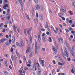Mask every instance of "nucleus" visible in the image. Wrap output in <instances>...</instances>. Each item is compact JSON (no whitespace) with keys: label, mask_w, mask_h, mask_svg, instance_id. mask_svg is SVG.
I'll list each match as a JSON object with an SVG mask.
<instances>
[{"label":"nucleus","mask_w":75,"mask_h":75,"mask_svg":"<svg viewBox=\"0 0 75 75\" xmlns=\"http://www.w3.org/2000/svg\"><path fill=\"white\" fill-rule=\"evenodd\" d=\"M15 41V39L14 38V36H13L12 38V42L13 43Z\"/></svg>","instance_id":"12"},{"label":"nucleus","mask_w":75,"mask_h":75,"mask_svg":"<svg viewBox=\"0 0 75 75\" xmlns=\"http://www.w3.org/2000/svg\"><path fill=\"white\" fill-rule=\"evenodd\" d=\"M71 33L72 34H74V33H75V31H71Z\"/></svg>","instance_id":"54"},{"label":"nucleus","mask_w":75,"mask_h":75,"mask_svg":"<svg viewBox=\"0 0 75 75\" xmlns=\"http://www.w3.org/2000/svg\"><path fill=\"white\" fill-rule=\"evenodd\" d=\"M53 62L54 65H55L56 64V62H55V60H53Z\"/></svg>","instance_id":"43"},{"label":"nucleus","mask_w":75,"mask_h":75,"mask_svg":"<svg viewBox=\"0 0 75 75\" xmlns=\"http://www.w3.org/2000/svg\"><path fill=\"white\" fill-rule=\"evenodd\" d=\"M58 64L59 65H61V66H63V65H64V64H62L61 63L59 62H58Z\"/></svg>","instance_id":"20"},{"label":"nucleus","mask_w":75,"mask_h":75,"mask_svg":"<svg viewBox=\"0 0 75 75\" xmlns=\"http://www.w3.org/2000/svg\"><path fill=\"white\" fill-rule=\"evenodd\" d=\"M61 52L63 57H64V59H65V60H67V59H66V57H65V55L66 56V57H68V54L67 52L66 51H65L64 53V52H63V50H62Z\"/></svg>","instance_id":"1"},{"label":"nucleus","mask_w":75,"mask_h":75,"mask_svg":"<svg viewBox=\"0 0 75 75\" xmlns=\"http://www.w3.org/2000/svg\"><path fill=\"white\" fill-rule=\"evenodd\" d=\"M51 28H52V30H54V27H53L52 25H51Z\"/></svg>","instance_id":"59"},{"label":"nucleus","mask_w":75,"mask_h":75,"mask_svg":"<svg viewBox=\"0 0 75 75\" xmlns=\"http://www.w3.org/2000/svg\"><path fill=\"white\" fill-rule=\"evenodd\" d=\"M65 30H66V33H68L69 32V30L68 29H66Z\"/></svg>","instance_id":"48"},{"label":"nucleus","mask_w":75,"mask_h":75,"mask_svg":"<svg viewBox=\"0 0 75 75\" xmlns=\"http://www.w3.org/2000/svg\"><path fill=\"white\" fill-rule=\"evenodd\" d=\"M40 10H41V11H43L44 10V8H43V7H42V6L41 7H40Z\"/></svg>","instance_id":"27"},{"label":"nucleus","mask_w":75,"mask_h":75,"mask_svg":"<svg viewBox=\"0 0 75 75\" xmlns=\"http://www.w3.org/2000/svg\"><path fill=\"white\" fill-rule=\"evenodd\" d=\"M67 60H68V61H71V58H70V57H69V58H68Z\"/></svg>","instance_id":"46"},{"label":"nucleus","mask_w":75,"mask_h":75,"mask_svg":"<svg viewBox=\"0 0 75 75\" xmlns=\"http://www.w3.org/2000/svg\"><path fill=\"white\" fill-rule=\"evenodd\" d=\"M58 16H64V13H59L58 14Z\"/></svg>","instance_id":"18"},{"label":"nucleus","mask_w":75,"mask_h":75,"mask_svg":"<svg viewBox=\"0 0 75 75\" xmlns=\"http://www.w3.org/2000/svg\"><path fill=\"white\" fill-rule=\"evenodd\" d=\"M61 11H63L64 13H65L66 12V9H65V8H64L63 6L62 7V10H60Z\"/></svg>","instance_id":"5"},{"label":"nucleus","mask_w":75,"mask_h":75,"mask_svg":"<svg viewBox=\"0 0 75 75\" xmlns=\"http://www.w3.org/2000/svg\"><path fill=\"white\" fill-rule=\"evenodd\" d=\"M28 61L29 64H31V60H28Z\"/></svg>","instance_id":"37"},{"label":"nucleus","mask_w":75,"mask_h":75,"mask_svg":"<svg viewBox=\"0 0 75 75\" xmlns=\"http://www.w3.org/2000/svg\"><path fill=\"white\" fill-rule=\"evenodd\" d=\"M4 74H5V75H7L8 74V72L6 71H4Z\"/></svg>","instance_id":"23"},{"label":"nucleus","mask_w":75,"mask_h":75,"mask_svg":"<svg viewBox=\"0 0 75 75\" xmlns=\"http://www.w3.org/2000/svg\"><path fill=\"white\" fill-rule=\"evenodd\" d=\"M45 28H48V25H45Z\"/></svg>","instance_id":"56"},{"label":"nucleus","mask_w":75,"mask_h":75,"mask_svg":"<svg viewBox=\"0 0 75 75\" xmlns=\"http://www.w3.org/2000/svg\"><path fill=\"white\" fill-rule=\"evenodd\" d=\"M23 59L24 60V61H26V59L25 58V57H23Z\"/></svg>","instance_id":"38"},{"label":"nucleus","mask_w":75,"mask_h":75,"mask_svg":"<svg viewBox=\"0 0 75 75\" xmlns=\"http://www.w3.org/2000/svg\"><path fill=\"white\" fill-rule=\"evenodd\" d=\"M38 39L41 40V37L40 36V35H39L38 36Z\"/></svg>","instance_id":"35"},{"label":"nucleus","mask_w":75,"mask_h":75,"mask_svg":"<svg viewBox=\"0 0 75 75\" xmlns=\"http://www.w3.org/2000/svg\"><path fill=\"white\" fill-rule=\"evenodd\" d=\"M61 62H64V61L63 60V59H60Z\"/></svg>","instance_id":"52"},{"label":"nucleus","mask_w":75,"mask_h":75,"mask_svg":"<svg viewBox=\"0 0 75 75\" xmlns=\"http://www.w3.org/2000/svg\"><path fill=\"white\" fill-rule=\"evenodd\" d=\"M9 68L10 69H12V67H11V65L9 66Z\"/></svg>","instance_id":"58"},{"label":"nucleus","mask_w":75,"mask_h":75,"mask_svg":"<svg viewBox=\"0 0 75 75\" xmlns=\"http://www.w3.org/2000/svg\"><path fill=\"white\" fill-rule=\"evenodd\" d=\"M19 3H20L21 6L23 7V2H22V0H19Z\"/></svg>","instance_id":"14"},{"label":"nucleus","mask_w":75,"mask_h":75,"mask_svg":"<svg viewBox=\"0 0 75 75\" xmlns=\"http://www.w3.org/2000/svg\"><path fill=\"white\" fill-rule=\"evenodd\" d=\"M7 40V39L5 38H2L1 39L0 42L1 43H3L4 42V41H6Z\"/></svg>","instance_id":"7"},{"label":"nucleus","mask_w":75,"mask_h":75,"mask_svg":"<svg viewBox=\"0 0 75 75\" xmlns=\"http://www.w3.org/2000/svg\"><path fill=\"white\" fill-rule=\"evenodd\" d=\"M3 33H0V37H3Z\"/></svg>","instance_id":"49"},{"label":"nucleus","mask_w":75,"mask_h":75,"mask_svg":"<svg viewBox=\"0 0 75 75\" xmlns=\"http://www.w3.org/2000/svg\"><path fill=\"white\" fill-rule=\"evenodd\" d=\"M42 51H43V52H44V51H45V48H43L42 49Z\"/></svg>","instance_id":"53"},{"label":"nucleus","mask_w":75,"mask_h":75,"mask_svg":"<svg viewBox=\"0 0 75 75\" xmlns=\"http://www.w3.org/2000/svg\"><path fill=\"white\" fill-rule=\"evenodd\" d=\"M4 1L5 2L4 4L7 3V2H8V1H7V0H4Z\"/></svg>","instance_id":"36"},{"label":"nucleus","mask_w":75,"mask_h":75,"mask_svg":"<svg viewBox=\"0 0 75 75\" xmlns=\"http://www.w3.org/2000/svg\"><path fill=\"white\" fill-rule=\"evenodd\" d=\"M69 30V31H72V30H73V29H72V28L69 27L68 28Z\"/></svg>","instance_id":"24"},{"label":"nucleus","mask_w":75,"mask_h":75,"mask_svg":"<svg viewBox=\"0 0 75 75\" xmlns=\"http://www.w3.org/2000/svg\"><path fill=\"white\" fill-rule=\"evenodd\" d=\"M19 71L21 74V73H22V70H20Z\"/></svg>","instance_id":"51"},{"label":"nucleus","mask_w":75,"mask_h":75,"mask_svg":"<svg viewBox=\"0 0 75 75\" xmlns=\"http://www.w3.org/2000/svg\"><path fill=\"white\" fill-rule=\"evenodd\" d=\"M37 64L38 65V69H40V64H39V63H37Z\"/></svg>","instance_id":"47"},{"label":"nucleus","mask_w":75,"mask_h":75,"mask_svg":"<svg viewBox=\"0 0 75 75\" xmlns=\"http://www.w3.org/2000/svg\"><path fill=\"white\" fill-rule=\"evenodd\" d=\"M35 55L37 54V50H38V48H37V41L36 40H35Z\"/></svg>","instance_id":"2"},{"label":"nucleus","mask_w":75,"mask_h":75,"mask_svg":"<svg viewBox=\"0 0 75 75\" xmlns=\"http://www.w3.org/2000/svg\"><path fill=\"white\" fill-rule=\"evenodd\" d=\"M46 34H47V35H50V33H49V32H47L46 33Z\"/></svg>","instance_id":"62"},{"label":"nucleus","mask_w":75,"mask_h":75,"mask_svg":"<svg viewBox=\"0 0 75 75\" xmlns=\"http://www.w3.org/2000/svg\"><path fill=\"white\" fill-rule=\"evenodd\" d=\"M34 11H32V16H34Z\"/></svg>","instance_id":"64"},{"label":"nucleus","mask_w":75,"mask_h":75,"mask_svg":"<svg viewBox=\"0 0 75 75\" xmlns=\"http://www.w3.org/2000/svg\"><path fill=\"white\" fill-rule=\"evenodd\" d=\"M72 27H75V25L73 24L71 25Z\"/></svg>","instance_id":"61"},{"label":"nucleus","mask_w":75,"mask_h":75,"mask_svg":"<svg viewBox=\"0 0 75 75\" xmlns=\"http://www.w3.org/2000/svg\"><path fill=\"white\" fill-rule=\"evenodd\" d=\"M37 74L38 75H40L41 74V69H38Z\"/></svg>","instance_id":"9"},{"label":"nucleus","mask_w":75,"mask_h":75,"mask_svg":"<svg viewBox=\"0 0 75 75\" xmlns=\"http://www.w3.org/2000/svg\"><path fill=\"white\" fill-rule=\"evenodd\" d=\"M41 31H45V30L44 28H42L41 29Z\"/></svg>","instance_id":"34"},{"label":"nucleus","mask_w":75,"mask_h":75,"mask_svg":"<svg viewBox=\"0 0 75 75\" xmlns=\"http://www.w3.org/2000/svg\"><path fill=\"white\" fill-rule=\"evenodd\" d=\"M23 75H25V71H23Z\"/></svg>","instance_id":"55"},{"label":"nucleus","mask_w":75,"mask_h":75,"mask_svg":"<svg viewBox=\"0 0 75 75\" xmlns=\"http://www.w3.org/2000/svg\"><path fill=\"white\" fill-rule=\"evenodd\" d=\"M42 39L43 42H46V40H47V38H46V37H42Z\"/></svg>","instance_id":"6"},{"label":"nucleus","mask_w":75,"mask_h":75,"mask_svg":"<svg viewBox=\"0 0 75 75\" xmlns=\"http://www.w3.org/2000/svg\"><path fill=\"white\" fill-rule=\"evenodd\" d=\"M8 4H5L4 6H3V8L5 9V10H7V8H6V7H8Z\"/></svg>","instance_id":"8"},{"label":"nucleus","mask_w":75,"mask_h":75,"mask_svg":"<svg viewBox=\"0 0 75 75\" xmlns=\"http://www.w3.org/2000/svg\"><path fill=\"white\" fill-rule=\"evenodd\" d=\"M44 61L43 60H42L41 61H40V62L41 63V64H42V67H44V66L45 64H44Z\"/></svg>","instance_id":"13"},{"label":"nucleus","mask_w":75,"mask_h":75,"mask_svg":"<svg viewBox=\"0 0 75 75\" xmlns=\"http://www.w3.org/2000/svg\"><path fill=\"white\" fill-rule=\"evenodd\" d=\"M26 16L27 18H28V20H29V21H30V18H29V16H28V15H27V14H26Z\"/></svg>","instance_id":"21"},{"label":"nucleus","mask_w":75,"mask_h":75,"mask_svg":"<svg viewBox=\"0 0 75 75\" xmlns=\"http://www.w3.org/2000/svg\"><path fill=\"white\" fill-rule=\"evenodd\" d=\"M15 26H16V25H14L13 26V28H14V30L15 31V32H16V28H15Z\"/></svg>","instance_id":"30"},{"label":"nucleus","mask_w":75,"mask_h":75,"mask_svg":"<svg viewBox=\"0 0 75 75\" xmlns=\"http://www.w3.org/2000/svg\"><path fill=\"white\" fill-rule=\"evenodd\" d=\"M69 23H70V24H72V21L71 20H69Z\"/></svg>","instance_id":"33"},{"label":"nucleus","mask_w":75,"mask_h":75,"mask_svg":"<svg viewBox=\"0 0 75 75\" xmlns=\"http://www.w3.org/2000/svg\"><path fill=\"white\" fill-rule=\"evenodd\" d=\"M59 42H61V43H63V39L61 38L59 41Z\"/></svg>","instance_id":"15"},{"label":"nucleus","mask_w":75,"mask_h":75,"mask_svg":"<svg viewBox=\"0 0 75 75\" xmlns=\"http://www.w3.org/2000/svg\"><path fill=\"white\" fill-rule=\"evenodd\" d=\"M65 44H66L67 46V47H69V44H68V43L67 42V41H65Z\"/></svg>","instance_id":"22"},{"label":"nucleus","mask_w":75,"mask_h":75,"mask_svg":"<svg viewBox=\"0 0 75 75\" xmlns=\"http://www.w3.org/2000/svg\"><path fill=\"white\" fill-rule=\"evenodd\" d=\"M24 33L25 35H26V36H27V34L26 33V32H27V31L25 29H24Z\"/></svg>","instance_id":"19"},{"label":"nucleus","mask_w":75,"mask_h":75,"mask_svg":"<svg viewBox=\"0 0 75 75\" xmlns=\"http://www.w3.org/2000/svg\"><path fill=\"white\" fill-rule=\"evenodd\" d=\"M40 19L41 20H43V16H40Z\"/></svg>","instance_id":"25"},{"label":"nucleus","mask_w":75,"mask_h":75,"mask_svg":"<svg viewBox=\"0 0 75 75\" xmlns=\"http://www.w3.org/2000/svg\"><path fill=\"white\" fill-rule=\"evenodd\" d=\"M27 67H31V65L29 64H28L27 65Z\"/></svg>","instance_id":"50"},{"label":"nucleus","mask_w":75,"mask_h":75,"mask_svg":"<svg viewBox=\"0 0 75 75\" xmlns=\"http://www.w3.org/2000/svg\"><path fill=\"white\" fill-rule=\"evenodd\" d=\"M53 51L54 52L53 54H54V55H55L56 54H57V50L56 49H55V47H54L53 46Z\"/></svg>","instance_id":"4"},{"label":"nucleus","mask_w":75,"mask_h":75,"mask_svg":"<svg viewBox=\"0 0 75 75\" xmlns=\"http://www.w3.org/2000/svg\"><path fill=\"white\" fill-rule=\"evenodd\" d=\"M20 44L21 45V47H22L23 46V45H24V44H23V41L21 42Z\"/></svg>","instance_id":"29"},{"label":"nucleus","mask_w":75,"mask_h":75,"mask_svg":"<svg viewBox=\"0 0 75 75\" xmlns=\"http://www.w3.org/2000/svg\"><path fill=\"white\" fill-rule=\"evenodd\" d=\"M47 30L48 31L50 32V28H49L48 27L47 28Z\"/></svg>","instance_id":"63"},{"label":"nucleus","mask_w":75,"mask_h":75,"mask_svg":"<svg viewBox=\"0 0 75 75\" xmlns=\"http://www.w3.org/2000/svg\"><path fill=\"white\" fill-rule=\"evenodd\" d=\"M39 8H40V6L38 5H36L35 7V10H38Z\"/></svg>","instance_id":"11"},{"label":"nucleus","mask_w":75,"mask_h":75,"mask_svg":"<svg viewBox=\"0 0 75 75\" xmlns=\"http://www.w3.org/2000/svg\"><path fill=\"white\" fill-rule=\"evenodd\" d=\"M6 45H9L10 44L8 42H7L6 43Z\"/></svg>","instance_id":"26"},{"label":"nucleus","mask_w":75,"mask_h":75,"mask_svg":"<svg viewBox=\"0 0 75 75\" xmlns=\"http://www.w3.org/2000/svg\"><path fill=\"white\" fill-rule=\"evenodd\" d=\"M62 19L63 20H64V21H65V18L62 17Z\"/></svg>","instance_id":"45"},{"label":"nucleus","mask_w":75,"mask_h":75,"mask_svg":"<svg viewBox=\"0 0 75 75\" xmlns=\"http://www.w3.org/2000/svg\"><path fill=\"white\" fill-rule=\"evenodd\" d=\"M36 3H38V0H34Z\"/></svg>","instance_id":"40"},{"label":"nucleus","mask_w":75,"mask_h":75,"mask_svg":"<svg viewBox=\"0 0 75 75\" xmlns=\"http://www.w3.org/2000/svg\"><path fill=\"white\" fill-rule=\"evenodd\" d=\"M32 30V28H30L27 31V33L28 34H29V35L30 34V32Z\"/></svg>","instance_id":"10"},{"label":"nucleus","mask_w":75,"mask_h":75,"mask_svg":"<svg viewBox=\"0 0 75 75\" xmlns=\"http://www.w3.org/2000/svg\"><path fill=\"white\" fill-rule=\"evenodd\" d=\"M36 15L37 17H38V13H36Z\"/></svg>","instance_id":"57"},{"label":"nucleus","mask_w":75,"mask_h":75,"mask_svg":"<svg viewBox=\"0 0 75 75\" xmlns=\"http://www.w3.org/2000/svg\"><path fill=\"white\" fill-rule=\"evenodd\" d=\"M72 5L73 6H75V2H74L72 3Z\"/></svg>","instance_id":"32"},{"label":"nucleus","mask_w":75,"mask_h":75,"mask_svg":"<svg viewBox=\"0 0 75 75\" xmlns=\"http://www.w3.org/2000/svg\"><path fill=\"white\" fill-rule=\"evenodd\" d=\"M45 34L43 33L42 35V37H45Z\"/></svg>","instance_id":"44"},{"label":"nucleus","mask_w":75,"mask_h":75,"mask_svg":"<svg viewBox=\"0 0 75 75\" xmlns=\"http://www.w3.org/2000/svg\"><path fill=\"white\" fill-rule=\"evenodd\" d=\"M49 42H52V40L51 39V38H49Z\"/></svg>","instance_id":"28"},{"label":"nucleus","mask_w":75,"mask_h":75,"mask_svg":"<svg viewBox=\"0 0 75 75\" xmlns=\"http://www.w3.org/2000/svg\"><path fill=\"white\" fill-rule=\"evenodd\" d=\"M69 50H70V53L71 54L72 56L73 57H75V55H74V52H73V51H72V50H71L72 49H71V48H69Z\"/></svg>","instance_id":"3"},{"label":"nucleus","mask_w":75,"mask_h":75,"mask_svg":"<svg viewBox=\"0 0 75 75\" xmlns=\"http://www.w3.org/2000/svg\"><path fill=\"white\" fill-rule=\"evenodd\" d=\"M54 72H55V70H54V69L52 71V74H53V73H54Z\"/></svg>","instance_id":"60"},{"label":"nucleus","mask_w":75,"mask_h":75,"mask_svg":"<svg viewBox=\"0 0 75 75\" xmlns=\"http://www.w3.org/2000/svg\"><path fill=\"white\" fill-rule=\"evenodd\" d=\"M11 58L12 61H14V57L13 56V55H12L11 56Z\"/></svg>","instance_id":"31"},{"label":"nucleus","mask_w":75,"mask_h":75,"mask_svg":"<svg viewBox=\"0 0 75 75\" xmlns=\"http://www.w3.org/2000/svg\"><path fill=\"white\" fill-rule=\"evenodd\" d=\"M16 44L17 46H18L19 47H21V45L20 44H18V42H16Z\"/></svg>","instance_id":"17"},{"label":"nucleus","mask_w":75,"mask_h":75,"mask_svg":"<svg viewBox=\"0 0 75 75\" xmlns=\"http://www.w3.org/2000/svg\"><path fill=\"white\" fill-rule=\"evenodd\" d=\"M71 72L72 74H74V69H72L71 70Z\"/></svg>","instance_id":"42"},{"label":"nucleus","mask_w":75,"mask_h":75,"mask_svg":"<svg viewBox=\"0 0 75 75\" xmlns=\"http://www.w3.org/2000/svg\"><path fill=\"white\" fill-rule=\"evenodd\" d=\"M25 70H29V69L27 67H26L25 68Z\"/></svg>","instance_id":"39"},{"label":"nucleus","mask_w":75,"mask_h":75,"mask_svg":"<svg viewBox=\"0 0 75 75\" xmlns=\"http://www.w3.org/2000/svg\"><path fill=\"white\" fill-rule=\"evenodd\" d=\"M11 42H12V41L11 40H9V42L10 43V44H11Z\"/></svg>","instance_id":"41"},{"label":"nucleus","mask_w":75,"mask_h":75,"mask_svg":"<svg viewBox=\"0 0 75 75\" xmlns=\"http://www.w3.org/2000/svg\"><path fill=\"white\" fill-rule=\"evenodd\" d=\"M30 47H28V49L26 51V53L27 54L28 52H30Z\"/></svg>","instance_id":"16"}]
</instances>
